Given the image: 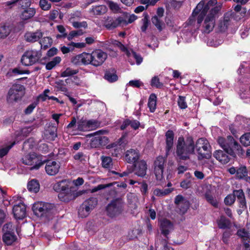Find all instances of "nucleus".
Instances as JSON below:
<instances>
[{
    "label": "nucleus",
    "mask_w": 250,
    "mask_h": 250,
    "mask_svg": "<svg viewBox=\"0 0 250 250\" xmlns=\"http://www.w3.org/2000/svg\"><path fill=\"white\" fill-rule=\"evenodd\" d=\"M205 2V0H203L197 4L192 12V16L189 19L188 24H193L195 21L196 16L198 24H200L204 19L202 25L203 31L209 33L214 27L215 20L221 10V6L215 5L216 0H209L206 4Z\"/></svg>",
    "instance_id": "nucleus-1"
},
{
    "label": "nucleus",
    "mask_w": 250,
    "mask_h": 250,
    "mask_svg": "<svg viewBox=\"0 0 250 250\" xmlns=\"http://www.w3.org/2000/svg\"><path fill=\"white\" fill-rule=\"evenodd\" d=\"M107 57V54L101 49H96L91 53L83 52L71 59V62L75 65L91 64L97 67L101 65Z\"/></svg>",
    "instance_id": "nucleus-2"
},
{
    "label": "nucleus",
    "mask_w": 250,
    "mask_h": 250,
    "mask_svg": "<svg viewBox=\"0 0 250 250\" xmlns=\"http://www.w3.org/2000/svg\"><path fill=\"white\" fill-rule=\"evenodd\" d=\"M194 154V142L191 137L186 140L183 137L178 138L176 149V154L178 159L187 160L189 159L191 154Z\"/></svg>",
    "instance_id": "nucleus-3"
},
{
    "label": "nucleus",
    "mask_w": 250,
    "mask_h": 250,
    "mask_svg": "<svg viewBox=\"0 0 250 250\" xmlns=\"http://www.w3.org/2000/svg\"><path fill=\"white\" fill-rule=\"evenodd\" d=\"M217 142L226 153L232 156H234L235 154L238 155H242L244 154V151L241 146L230 135L228 136L226 138L219 137Z\"/></svg>",
    "instance_id": "nucleus-4"
},
{
    "label": "nucleus",
    "mask_w": 250,
    "mask_h": 250,
    "mask_svg": "<svg viewBox=\"0 0 250 250\" xmlns=\"http://www.w3.org/2000/svg\"><path fill=\"white\" fill-rule=\"evenodd\" d=\"M70 184L69 180L63 179L53 185L54 190L60 192L58 197L61 201L68 202L75 198L74 192L69 188Z\"/></svg>",
    "instance_id": "nucleus-5"
},
{
    "label": "nucleus",
    "mask_w": 250,
    "mask_h": 250,
    "mask_svg": "<svg viewBox=\"0 0 250 250\" xmlns=\"http://www.w3.org/2000/svg\"><path fill=\"white\" fill-rule=\"evenodd\" d=\"M211 147L208 141L205 138L198 139L194 144V150L198 154V159H209L211 156Z\"/></svg>",
    "instance_id": "nucleus-6"
},
{
    "label": "nucleus",
    "mask_w": 250,
    "mask_h": 250,
    "mask_svg": "<svg viewBox=\"0 0 250 250\" xmlns=\"http://www.w3.org/2000/svg\"><path fill=\"white\" fill-rule=\"evenodd\" d=\"M41 56L42 53L40 51L27 50L23 54L21 58V62L25 66L32 65L38 62Z\"/></svg>",
    "instance_id": "nucleus-7"
},
{
    "label": "nucleus",
    "mask_w": 250,
    "mask_h": 250,
    "mask_svg": "<svg viewBox=\"0 0 250 250\" xmlns=\"http://www.w3.org/2000/svg\"><path fill=\"white\" fill-rule=\"evenodd\" d=\"M124 203L121 199H116L111 202L106 208L108 215L114 217L120 215L124 209Z\"/></svg>",
    "instance_id": "nucleus-8"
},
{
    "label": "nucleus",
    "mask_w": 250,
    "mask_h": 250,
    "mask_svg": "<svg viewBox=\"0 0 250 250\" xmlns=\"http://www.w3.org/2000/svg\"><path fill=\"white\" fill-rule=\"evenodd\" d=\"M22 162L26 165L32 166L31 170L38 169L43 164L40 157L35 153L25 155L22 158Z\"/></svg>",
    "instance_id": "nucleus-9"
},
{
    "label": "nucleus",
    "mask_w": 250,
    "mask_h": 250,
    "mask_svg": "<svg viewBox=\"0 0 250 250\" xmlns=\"http://www.w3.org/2000/svg\"><path fill=\"white\" fill-rule=\"evenodd\" d=\"M106 131L104 130H100L93 133L94 136L90 141V145L92 148H98L106 146L108 143V139L107 137L102 136Z\"/></svg>",
    "instance_id": "nucleus-10"
},
{
    "label": "nucleus",
    "mask_w": 250,
    "mask_h": 250,
    "mask_svg": "<svg viewBox=\"0 0 250 250\" xmlns=\"http://www.w3.org/2000/svg\"><path fill=\"white\" fill-rule=\"evenodd\" d=\"M23 86L21 84H16L12 86L9 89L7 96L8 103H11L20 99L22 96V90Z\"/></svg>",
    "instance_id": "nucleus-11"
},
{
    "label": "nucleus",
    "mask_w": 250,
    "mask_h": 250,
    "mask_svg": "<svg viewBox=\"0 0 250 250\" xmlns=\"http://www.w3.org/2000/svg\"><path fill=\"white\" fill-rule=\"evenodd\" d=\"M54 205L50 203L39 202L33 206V210L38 216H41L53 209Z\"/></svg>",
    "instance_id": "nucleus-12"
},
{
    "label": "nucleus",
    "mask_w": 250,
    "mask_h": 250,
    "mask_svg": "<svg viewBox=\"0 0 250 250\" xmlns=\"http://www.w3.org/2000/svg\"><path fill=\"white\" fill-rule=\"evenodd\" d=\"M165 163L166 159L162 156L158 157L154 162V173L158 180L163 179Z\"/></svg>",
    "instance_id": "nucleus-13"
},
{
    "label": "nucleus",
    "mask_w": 250,
    "mask_h": 250,
    "mask_svg": "<svg viewBox=\"0 0 250 250\" xmlns=\"http://www.w3.org/2000/svg\"><path fill=\"white\" fill-rule=\"evenodd\" d=\"M123 17H119L117 18L111 17L105 18L104 25L108 30L114 29L118 26H122Z\"/></svg>",
    "instance_id": "nucleus-14"
},
{
    "label": "nucleus",
    "mask_w": 250,
    "mask_h": 250,
    "mask_svg": "<svg viewBox=\"0 0 250 250\" xmlns=\"http://www.w3.org/2000/svg\"><path fill=\"white\" fill-rule=\"evenodd\" d=\"M174 203L182 214H184L187 211L190 205L188 200L181 195L176 196Z\"/></svg>",
    "instance_id": "nucleus-15"
},
{
    "label": "nucleus",
    "mask_w": 250,
    "mask_h": 250,
    "mask_svg": "<svg viewBox=\"0 0 250 250\" xmlns=\"http://www.w3.org/2000/svg\"><path fill=\"white\" fill-rule=\"evenodd\" d=\"M160 228L162 233L166 237L173 229V224L167 219H162L159 220Z\"/></svg>",
    "instance_id": "nucleus-16"
},
{
    "label": "nucleus",
    "mask_w": 250,
    "mask_h": 250,
    "mask_svg": "<svg viewBox=\"0 0 250 250\" xmlns=\"http://www.w3.org/2000/svg\"><path fill=\"white\" fill-rule=\"evenodd\" d=\"M13 212L16 219H23L26 216V207L25 205L20 203L14 205L13 208Z\"/></svg>",
    "instance_id": "nucleus-17"
},
{
    "label": "nucleus",
    "mask_w": 250,
    "mask_h": 250,
    "mask_svg": "<svg viewBox=\"0 0 250 250\" xmlns=\"http://www.w3.org/2000/svg\"><path fill=\"white\" fill-rule=\"evenodd\" d=\"M60 168V164L54 161H47L45 167L46 173L49 175H55L57 174Z\"/></svg>",
    "instance_id": "nucleus-18"
},
{
    "label": "nucleus",
    "mask_w": 250,
    "mask_h": 250,
    "mask_svg": "<svg viewBox=\"0 0 250 250\" xmlns=\"http://www.w3.org/2000/svg\"><path fill=\"white\" fill-rule=\"evenodd\" d=\"M146 169L147 165L144 160L138 162L134 165L135 173L138 176L143 177L146 175Z\"/></svg>",
    "instance_id": "nucleus-19"
},
{
    "label": "nucleus",
    "mask_w": 250,
    "mask_h": 250,
    "mask_svg": "<svg viewBox=\"0 0 250 250\" xmlns=\"http://www.w3.org/2000/svg\"><path fill=\"white\" fill-rule=\"evenodd\" d=\"M139 152L136 149H130L125 152V161L128 163L136 162L139 159Z\"/></svg>",
    "instance_id": "nucleus-20"
},
{
    "label": "nucleus",
    "mask_w": 250,
    "mask_h": 250,
    "mask_svg": "<svg viewBox=\"0 0 250 250\" xmlns=\"http://www.w3.org/2000/svg\"><path fill=\"white\" fill-rule=\"evenodd\" d=\"M43 36L42 33L40 31L35 32H27L25 34L24 37L27 42H34L39 41Z\"/></svg>",
    "instance_id": "nucleus-21"
},
{
    "label": "nucleus",
    "mask_w": 250,
    "mask_h": 250,
    "mask_svg": "<svg viewBox=\"0 0 250 250\" xmlns=\"http://www.w3.org/2000/svg\"><path fill=\"white\" fill-rule=\"evenodd\" d=\"M166 150L167 155L169 152L172 149L173 146L174 133L172 130H168L166 133Z\"/></svg>",
    "instance_id": "nucleus-22"
},
{
    "label": "nucleus",
    "mask_w": 250,
    "mask_h": 250,
    "mask_svg": "<svg viewBox=\"0 0 250 250\" xmlns=\"http://www.w3.org/2000/svg\"><path fill=\"white\" fill-rule=\"evenodd\" d=\"M97 204V199L96 198H90L88 200L85 201L83 205L86 208L85 214H83V216H88L90 211L93 209Z\"/></svg>",
    "instance_id": "nucleus-23"
},
{
    "label": "nucleus",
    "mask_w": 250,
    "mask_h": 250,
    "mask_svg": "<svg viewBox=\"0 0 250 250\" xmlns=\"http://www.w3.org/2000/svg\"><path fill=\"white\" fill-rule=\"evenodd\" d=\"M36 10L34 8L28 7L24 9L21 13L20 18L22 21H27L34 16Z\"/></svg>",
    "instance_id": "nucleus-24"
},
{
    "label": "nucleus",
    "mask_w": 250,
    "mask_h": 250,
    "mask_svg": "<svg viewBox=\"0 0 250 250\" xmlns=\"http://www.w3.org/2000/svg\"><path fill=\"white\" fill-rule=\"evenodd\" d=\"M214 157L222 164H227L229 161V158L226 152L218 150L213 153Z\"/></svg>",
    "instance_id": "nucleus-25"
},
{
    "label": "nucleus",
    "mask_w": 250,
    "mask_h": 250,
    "mask_svg": "<svg viewBox=\"0 0 250 250\" xmlns=\"http://www.w3.org/2000/svg\"><path fill=\"white\" fill-rule=\"evenodd\" d=\"M186 179L180 183V187L184 189L190 188L194 183V178L191 176L189 173L186 174Z\"/></svg>",
    "instance_id": "nucleus-26"
},
{
    "label": "nucleus",
    "mask_w": 250,
    "mask_h": 250,
    "mask_svg": "<svg viewBox=\"0 0 250 250\" xmlns=\"http://www.w3.org/2000/svg\"><path fill=\"white\" fill-rule=\"evenodd\" d=\"M233 195L237 198L240 203V207L242 208L246 207V202L244 193L242 189L235 190L233 191Z\"/></svg>",
    "instance_id": "nucleus-27"
},
{
    "label": "nucleus",
    "mask_w": 250,
    "mask_h": 250,
    "mask_svg": "<svg viewBox=\"0 0 250 250\" xmlns=\"http://www.w3.org/2000/svg\"><path fill=\"white\" fill-rule=\"evenodd\" d=\"M104 79L110 83H113L117 81L118 76L114 69L106 70L104 74Z\"/></svg>",
    "instance_id": "nucleus-28"
},
{
    "label": "nucleus",
    "mask_w": 250,
    "mask_h": 250,
    "mask_svg": "<svg viewBox=\"0 0 250 250\" xmlns=\"http://www.w3.org/2000/svg\"><path fill=\"white\" fill-rule=\"evenodd\" d=\"M2 239L7 245H11L17 240V236L14 232L4 233L2 236Z\"/></svg>",
    "instance_id": "nucleus-29"
},
{
    "label": "nucleus",
    "mask_w": 250,
    "mask_h": 250,
    "mask_svg": "<svg viewBox=\"0 0 250 250\" xmlns=\"http://www.w3.org/2000/svg\"><path fill=\"white\" fill-rule=\"evenodd\" d=\"M107 11V8L105 5H100L93 6L90 11L95 15H100L105 14Z\"/></svg>",
    "instance_id": "nucleus-30"
},
{
    "label": "nucleus",
    "mask_w": 250,
    "mask_h": 250,
    "mask_svg": "<svg viewBox=\"0 0 250 250\" xmlns=\"http://www.w3.org/2000/svg\"><path fill=\"white\" fill-rule=\"evenodd\" d=\"M157 97L155 94H151L148 101L147 105L151 112H154L156 108Z\"/></svg>",
    "instance_id": "nucleus-31"
},
{
    "label": "nucleus",
    "mask_w": 250,
    "mask_h": 250,
    "mask_svg": "<svg viewBox=\"0 0 250 250\" xmlns=\"http://www.w3.org/2000/svg\"><path fill=\"white\" fill-rule=\"evenodd\" d=\"M27 188L31 192L37 193L39 191L40 184L37 180L33 179L28 182Z\"/></svg>",
    "instance_id": "nucleus-32"
},
{
    "label": "nucleus",
    "mask_w": 250,
    "mask_h": 250,
    "mask_svg": "<svg viewBox=\"0 0 250 250\" xmlns=\"http://www.w3.org/2000/svg\"><path fill=\"white\" fill-rule=\"evenodd\" d=\"M109 9L114 13H122V9L120 8L119 5L113 1L108 0L106 2Z\"/></svg>",
    "instance_id": "nucleus-33"
},
{
    "label": "nucleus",
    "mask_w": 250,
    "mask_h": 250,
    "mask_svg": "<svg viewBox=\"0 0 250 250\" xmlns=\"http://www.w3.org/2000/svg\"><path fill=\"white\" fill-rule=\"evenodd\" d=\"M248 175V170L245 166L240 167L237 169L236 177L239 179H244Z\"/></svg>",
    "instance_id": "nucleus-34"
},
{
    "label": "nucleus",
    "mask_w": 250,
    "mask_h": 250,
    "mask_svg": "<svg viewBox=\"0 0 250 250\" xmlns=\"http://www.w3.org/2000/svg\"><path fill=\"white\" fill-rule=\"evenodd\" d=\"M217 224L220 229H225L229 227L230 222L224 216H221L217 221Z\"/></svg>",
    "instance_id": "nucleus-35"
},
{
    "label": "nucleus",
    "mask_w": 250,
    "mask_h": 250,
    "mask_svg": "<svg viewBox=\"0 0 250 250\" xmlns=\"http://www.w3.org/2000/svg\"><path fill=\"white\" fill-rule=\"evenodd\" d=\"M40 43L41 48L45 50L51 46L52 43V40L50 37H44L40 41Z\"/></svg>",
    "instance_id": "nucleus-36"
},
{
    "label": "nucleus",
    "mask_w": 250,
    "mask_h": 250,
    "mask_svg": "<svg viewBox=\"0 0 250 250\" xmlns=\"http://www.w3.org/2000/svg\"><path fill=\"white\" fill-rule=\"evenodd\" d=\"M10 32V28L9 26L5 24H0V38L7 37Z\"/></svg>",
    "instance_id": "nucleus-37"
},
{
    "label": "nucleus",
    "mask_w": 250,
    "mask_h": 250,
    "mask_svg": "<svg viewBox=\"0 0 250 250\" xmlns=\"http://www.w3.org/2000/svg\"><path fill=\"white\" fill-rule=\"evenodd\" d=\"M128 57L129 58V62L132 65L134 64V63L131 62L130 61V60H131V59H135L136 60V63L138 65L140 64L143 61V58L141 56V55L137 54L136 53L132 50H131L130 54L129 55H128Z\"/></svg>",
    "instance_id": "nucleus-38"
},
{
    "label": "nucleus",
    "mask_w": 250,
    "mask_h": 250,
    "mask_svg": "<svg viewBox=\"0 0 250 250\" xmlns=\"http://www.w3.org/2000/svg\"><path fill=\"white\" fill-rule=\"evenodd\" d=\"M61 60H62L61 58L60 57L57 56V57H54L51 61L47 62L46 64V66H45L46 69L47 70L52 69L57 64H59L61 62Z\"/></svg>",
    "instance_id": "nucleus-39"
},
{
    "label": "nucleus",
    "mask_w": 250,
    "mask_h": 250,
    "mask_svg": "<svg viewBox=\"0 0 250 250\" xmlns=\"http://www.w3.org/2000/svg\"><path fill=\"white\" fill-rule=\"evenodd\" d=\"M205 198L207 201L213 207L217 208L218 205V202L216 199L214 197L210 192H207L205 194Z\"/></svg>",
    "instance_id": "nucleus-40"
},
{
    "label": "nucleus",
    "mask_w": 250,
    "mask_h": 250,
    "mask_svg": "<svg viewBox=\"0 0 250 250\" xmlns=\"http://www.w3.org/2000/svg\"><path fill=\"white\" fill-rule=\"evenodd\" d=\"M87 121L81 119L77 122V129L79 131H86L88 130Z\"/></svg>",
    "instance_id": "nucleus-41"
},
{
    "label": "nucleus",
    "mask_w": 250,
    "mask_h": 250,
    "mask_svg": "<svg viewBox=\"0 0 250 250\" xmlns=\"http://www.w3.org/2000/svg\"><path fill=\"white\" fill-rule=\"evenodd\" d=\"M172 191V189L171 188H166L162 189L157 188L154 190L153 194L157 196H163L169 194Z\"/></svg>",
    "instance_id": "nucleus-42"
},
{
    "label": "nucleus",
    "mask_w": 250,
    "mask_h": 250,
    "mask_svg": "<svg viewBox=\"0 0 250 250\" xmlns=\"http://www.w3.org/2000/svg\"><path fill=\"white\" fill-rule=\"evenodd\" d=\"M241 143L245 146H250V132L243 134L240 138Z\"/></svg>",
    "instance_id": "nucleus-43"
},
{
    "label": "nucleus",
    "mask_w": 250,
    "mask_h": 250,
    "mask_svg": "<svg viewBox=\"0 0 250 250\" xmlns=\"http://www.w3.org/2000/svg\"><path fill=\"white\" fill-rule=\"evenodd\" d=\"M102 164L104 168H109L112 165V159L108 156H102Z\"/></svg>",
    "instance_id": "nucleus-44"
},
{
    "label": "nucleus",
    "mask_w": 250,
    "mask_h": 250,
    "mask_svg": "<svg viewBox=\"0 0 250 250\" xmlns=\"http://www.w3.org/2000/svg\"><path fill=\"white\" fill-rule=\"evenodd\" d=\"M82 18V14L79 11H76L68 15V20L71 23L80 20Z\"/></svg>",
    "instance_id": "nucleus-45"
},
{
    "label": "nucleus",
    "mask_w": 250,
    "mask_h": 250,
    "mask_svg": "<svg viewBox=\"0 0 250 250\" xmlns=\"http://www.w3.org/2000/svg\"><path fill=\"white\" fill-rule=\"evenodd\" d=\"M79 71L77 69H73L70 67L67 68L61 74V76L62 77H69L74 75L78 73Z\"/></svg>",
    "instance_id": "nucleus-46"
},
{
    "label": "nucleus",
    "mask_w": 250,
    "mask_h": 250,
    "mask_svg": "<svg viewBox=\"0 0 250 250\" xmlns=\"http://www.w3.org/2000/svg\"><path fill=\"white\" fill-rule=\"evenodd\" d=\"M144 18L142 19V21L143 22V25L141 26V30L142 32H146L147 27H148L149 21V17L147 14L144 13Z\"/></svg>",
    "instance_id": "nucleus-47"
},
{
    "label": "nucleus",
    "mask_w": 250,
    "mask_h": 250,
    "mask_svg": "<svg viewBox=\"0 0 250 250\" xmlns=\"http://www.w3.org/2000/svg\"><path fill=\"white\" fill-rule=\"evenodd\" d=\"M151 21L159 30H162V22L160 20V18H159L157 16H154L151 18Z\"/></svg>",
    "instance_id": "nucleus-48"
},
{
    "label": "nucleus",
    "mask_w": 250,
    "mask_h": 250,
    "mask_svg": "<svg viewBox=\"0 0 250 250\" xmlns=\"http://www.w3.org/2000/svg\"><path fill=\"white\" fill-rule=\"evenodd\" d=\"M73 158L76 161L84 163L86 161V156L83 152H79L73 156Z\"/></svg>",
    "instance_id": "nucleus-49"
},
{
    "label": "nucleus",
    "mask_w": 250,
    "mask_h": 250,
    "mask_svg": "<svg viewBox=\"0 0 250 250\" xmlns=\"http://www.w3.org/2000/svg\"><path fill=\"white\" fill-rule=\"evenodd\" d=\"M107 149H114V153H112L113 155L117 156L118 154L119 153L120 148H118V143L116 142L112 143L106 147Z\"/></svg>",
    "instance_id": "nucleus-50"
},
{
    "label": "nucleus",
    "mask_w": 250,
    "mask_h": 250,
    "mask_svg": "<svg viewBox=\"0 0 250 250\" xmlns=\"http://www.w3.org/2000/svg\"><path fill=\"white\" fill-rule=\"evenodd\" d=\"M237 235L242 238L243 240H246L250 239L249 233L244 229L238 230L237 231Z\"/></svg>",
    "instance_id": "nucleus-51"
},
{
    "label": "nucleus",
    "mask_w": 250,
    "mask_h": 250,
    "mask_svg": "<svg viewBox=\"0 0 250 250\" xmlns=\"http://www.w3.org/2000/svg\"><path fill=\"white\" fill-rule=\"evenodd\" d=\"M15 144V142H13L11 145L6 146L5 147L0 149V157L2 158L6 155L9 150L12 148V147Z\"/></svg>",
    "instance_id": "nucleus-52"
},
{
    "label": "nucleus",
    "mask_w": 250,
    "mask_h": 250,
    "mask_svg": "<svg viewBox=\"0 0 250 250\" xmlns=\"http://www.w3.org/2000/svg\"><path fill=\"white\" fill-rule=\"evenodd\" d=\"M40 5L43 10H48L51 8V3L47 0H40Z\"/></svg>",
    "instance_id": "nucleus-53"
},
{
    "label": "nucleus",
    "mask_w": 250,
    "mask_h": 250,
    "mask_svg": "<svg viewBox=\"0 0 250 250\" xmlns=\"http://www.w3.org/2000/svg\"><path fill=\"white\" fill-rule=\"evenodd\" d=\"M137 16L134 14H132L128 18L127 21L123 18V22H122V26H126L129 23H131L137 19Z\"/></svg>",
    "instance_id": "nucleus-54"
},
{
    "label": "nucleus",
    "mask_w": 250,
    "mask_h": 250,
    "mask_svg": "<svg viewBox=\"0 0 250 250\" xmlns=\"http://www.w3.org/2000/svg\"><path fill=\"white\" fill-rule=\"evenodd\" d=\"M235 200V195L233 194H229L225 198L224 202L227 205H231L234 203Z\"/></svg>",
    "instance_id": "nucleus-55"
},
{
    "label": "nucleus",
    "mask_w": 250,
    "mask_h": 250,
    "mask_svg": "<svg viewBox=\"0 0 250 250\" xmlns=\"http://www.w3.org/2000/svg\"><path fill=\"white\" fill-rule=\"evenodd\" d=\"M129 125L134 130L138 129L141 126L140 123L138 121L134 119H129Z\"/></svg>",
    "instance_id": "nucleus-56"
},
{
    "label": "nucleus",
    "mask_w": 250,
    "mask_h": 250,
    "mask_svg": "<svg viewBox=\"0 0 250 250\" xmlns=\"http://www.w3.org/2000/svg\"><path fill=\"white\" fill-rule=\"evenodd\" d=\"M178 104L181 109H185L187 107V104L185 101V98L183 96H179L178 100Z\"/></svg>",
    "instance_id": "nucleus-57"
},
{
    "label": "nucleus",
    "mask_w": 250,
    "mask_h": 250,
    "mask_svg": "<svg viewBox=\"0 0 250 250\" xmlns=\"http://www.w3.org/2000/svg\"><path fill=\"white\" fill-rule=\"evenodd\" d=\"M151 84L153 86L157 88H160L163 86V84L159 81V79L157 77H154L151 82Z\"/></svg>",
    "instance_id": "nucleus-58"
},
{
    "label": "nucleus",
    "mask_w": 250,
    "mask_h": 250,
    "mask_svg": "<svg viewBox=\"0 0 250 250\" xmlns=\"http://www.w3.org/2000/svg\"><path fill=\"white\" fill-rule=\"evenodd\" d=\"M56 87L60 90L62 92H67V89L66 86L63 84V82L62 80H59L56 82Z\"/></svg>",
    "instance_id": "nucleus-59"
},
{
    "label": "nucleus",
    "mask_w": 250,
    "mask_h": 250,
    "mask_svg": "<svg viewBox=\"0 0 250 250\" xmlns=\"http://www.w3.org/2000/svg\"><path fill=\"white\" fill-rule=\"evenodd\" d=\"M87 126H88V130H93L96 128L98 125V123L95 120H89L87 121Z\"/></svg>",
    "instance_id": "nucleus-60"
},
{
    "label": "nucleus",
    "mask_w": 250,
    "mask_h": 250,
    "mask_svg": "<svg viewBox=\"0 0 250 250\" xmlns=\"http://www.w3.org/2000/svg\"><path fill=\"white\" fill-rule=\"evenodd\" d=\"M73 27L75 28H80V27H83V28H86L87 26V22L85 21H82V22H78L77 21H76L75 22H73L72 23Z\"/></svg>",
    "instance_id": "nucleus-61"
},
{
    "label": "nucleus",
    "mask_w": 250,
    "mask_h": 250,
    "mask_svg": "<svg viewBox=\"0 0 250 250\" xmlns=\"http://www.w3.org/2000/svg\"><path fill=\"white\" fill-rule=\"evenodd\" d=\"M37 105V103L36 102H34L29 105L25 109L24 113L26 114H30L33 110V109L36 107Z\"/></svg>",
    "instance_id": "nucleus-62"
},
{
    "label": "nucleus",
    "mask_w": 250,
    "mask_h": 250,
    "mask_svg": "<svg viewBox=\"0 0 250 250\" xmlns=\"http://www.w3.org/2000/svg\"><path fill=\"white\" fill-rule=\"evenodd\" d=\"M128 84L130 86L135 87H140L143 85V83L140 80H132L129 81Z\"/></svg>",
    "instance_id": "nucleus-63"
},
{
    "label": "nucleus",
    "mask_w": 250,
    "mask_h": 250,
    "mask_svg": "<svg viewBox=\"0 0 250 250\" xmlns=\"http://www.w3.org/2000/svg\"><path fill=\"white\" fill-rule=\"evenodd\" d=\"M231 235V233H230V231L229 230H226L225 231L222 236V241L224 243L227 244L228 243L229 241V237Z\"/></svg>",
    "instance_id": "nucleus-64"
}]
</instances>
